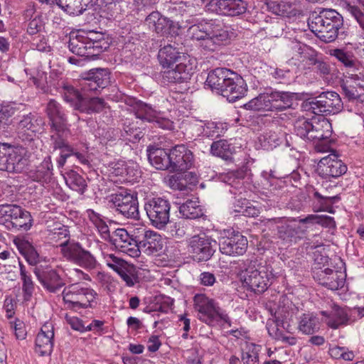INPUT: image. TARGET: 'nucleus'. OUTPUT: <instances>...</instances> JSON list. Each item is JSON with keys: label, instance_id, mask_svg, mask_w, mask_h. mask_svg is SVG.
Masks as SVG:
<instances>
[{"label": "nucleus", "instance_id": "nucleus-46", "mask_svg": "<svg viewBox=\"0 0 364 364\" xmlns=\"http://www.w3.org/2000/svg\"><path fill=\"white\" fill-rule=\"evenodd\" d=\"M245 173L242 170L237 169L222 173L220 179L222 182L229 185L235 190L242 187V180L245 178Z\"/></svg>", "mask_w": 364, "mask_h": 364}, {"label": "nucleus", "instance_id": "nucleus-44", "mask_svg": "<svg viewBox=\"0 0 364 364\" xmlns=\"http://www.w3.org/2000/svg\"><path fill=\"white\" fill-rule=\"evenodd\" d=\"M21 254L25 257L30 265L37 266L40 262V255L36 249L28 241L16 243Z\"/></svg>", "mask_w": 364, "mask_h": 364}, {"label": "nucleus", "instance_id": "nucleus-31", "mask_svg": "<svg viewBox=\"0 0 364 364\" xmlns=\"http://www.w3.org/2000/svg\"><path fill=\"white\" fill-rule=\"evenodd\" d=\"M232 72L233 71L225 68H217L211 70L208 73L205 85L212 90H217L220 92L225 82L228 80Z\"/></svg>", "mask_w": 364, "mask_h": 364}, {"label": "nucleus", "instance_id": "nucleus-54", "mask_svg": "<svg viewBox=\"0 0 364 364\" xmlns=\"http://www.w3.org/2000/svg\"><path fill=\"white\" fill-rule=\"evenodd\" d=\"M331 55L334 56L346 68H348L357 60L354 55L343 49L336 48L331 50Z\"/></svg>", "mask_w": 364, "mask_h": 364}, {"label": "nucleus", "instance_id": "nucleus-60", "mask_svg": "<svg viewBox=\"0 0 364 364\" xmlns=\"http://www.w3.org/2000/svg\"><path fill=\"white\" fill-rule=\"evenodd\" d=\"M352 85L353 83L350 80H343L341 83L343 92L349 101L358 100L361 96L359 90L355 88Z\"/></svg>", "mask_w": 364, "mask_h": 364}, {"label": "nucleus", "instance_id": "nucleus-21", "mask_svg": "<svg viewBox=\"0 0 364 364\" xmlns=\"http://www.w3.org/2000/svg\"><path fill=\"white\" fill-rule=\"evenodd\" d=\"M247 90L248 87L245 80L241 75L233 71L225 82L220 93L229 102H234L243 97Z\"/></svg>", "mask_w": 364, "mask_h": 364}, {"label": "nucleus", "instance_id": "nucleus-34", "mask_svg": "<svg viewBox=\"0 0 364 364\" xmlns=\"http://www.w3.org/2000/svg\"><path fill=\"white\" fill-rule=\"evenodd\" d=\"M53 166L51 161V156H47L43 161L36 166L35 170L30 171V177L35 181L48 182L53 175Z\"/></svg>", "mask_w": 364, "mask_h": 364}, {"label": "nucleus", "instance_id": "nucleus-15", "mask_svg": "<svg viewBox=\"0 0 364 364\" xmlns=\"http://www.w3.org/2000/svg\"><path fill=\"white\" fill-rule=\"evenodd\" d=\"M247 239L239 232L228 230L219 238V249L222 254L229 256L242 255L247 251Z\"/></svg>", "mask_w": 364, "mask_h": 364}, {"label": "nucleus", "instance_id": "nucleus-11", "mask_svg": "<svg viewBox=\"0 0 364 364\" xmlns=\"http://www.w3.org/2000/svg\"><path fill=\"white\" fill-rule=\"evenodd\" d=\"M27 164L23 149L0 142V171L21 173Z\"/></svg>", "mask_w": 364, "mask_h": 364}, {"label": "nucleus", "instance_id": "nucleus-20", "mask_svg": "<svg viewBox=\"0 0 364 364\" xmlns=\"http://www.w3.org/2000/svg\"><path fill=\"white\" fill-rule=\"evenodd\" d=\"M346 171L347 166L336 154L322 158L316 168V172L323 178H338Z\"/></svg>", "mask_w": 364, "mask_h": 364}, {"label": "nucleus", "instance_id": "nucleus-4", "mask_svg": "<svg viewBox=\"0 0 364 364\" xmlns=\"http://www.w3.org/2000/svg\"><path fill=\"white\" fill-rule=\"evenodd\" d=\"M299 96L296 92L270 90L250 100L243 107L254 112H281L292 108Z\"/></svg>", "mask_w": 364, "mask_h": 364}, {"label": "nucleus", "instance_id": "nucleus-47", "mask_svg": "<svg viewBox=\"0 0 364 364\" xmlns=\"http://www.w3.org/2000/svg\"><path fill=\"white\" fill-rule=\"evenodd\" d=\"M61 93L64 100L69 103L75 110H77V107L84 95H82L73 86L65 83L62 86Z\"/></svg>", "mask_w": 364, "mask_h": 364}, {"label": "nucleus", "instance_id": "nucleus-16", "mask_svg": "<svg viewBox=\"0 0 364 364\" xmlns=\"http://www.w3.org/2000/svg\"><path fill=\"white\" fill-rule=\"evenodd\" d=\"M134 112L136 118L142 122L154 123L155 126L164 129H171L173 127V122L167 118L161 117V112L149 104L138 100L135 102Z\"/></svg>", "mask_w": 364, "mask_h": 364}, {"label": "nucleus", "instance_id": "nucleus-5", "mask_svg": "<svg viewBox=\"0 0 364 364\" xmlns=\"http://www.w3.org/2000/svg\"><path fill=\"white\" fill-rule=\"evenodd\" d=\"M46 112L49 119L50 148L53 150L62 148L65 153L70 151L66 144L70 129L62 106L55 100H50L47 104Z\"/></svg>", "mask_w": 364, "mask_h": 364}, {"label": "nucleus", "instance_id": "nucleus-56", "mask_svg": "<svg viewBox=\"0 0 364 364\" xmlns=\"http://www.w3.org/2000/svg\"><path fill=\"white\" fill-rule=\"evenodd\" d=\"M52 235L53 239L55 240L57 242H60L59 246L63 247V249H65L68 246H69L68 242L70 240V231L66 226L62 225L58 228H55Z\"/></svg>", "mask_w": 364, "mask_h": 364}, {"label": "nucleus", "instance_id": "nucleus-64", "mask_svg": "<svg viewBox=\"0 0 364 364\" xmlns=\"http://www.w3.org/2000/svg\"><path fill=\"white\" fill-rule=\"evenodd\" d=\"M21 279L23 282L22 290L24 299L26 300H28L33 292L34 284L30 275L21 277Z\"/></svg>", "mask_w": 364, "mask_h": 364}, {"label": "nucleus", "instance_id": "nucleus-41", "mask_svg": "<svg viewBox=\"0 0 364 364\" xmlns=\"http://www.w3.org/2000/svg\"><path fill=\"white\" fill-rule=\"evenodd\" d=\"M66 185L72 190L82 195L87 187L85 179L75 171L71 170L64 176Z\"/></svg>", "mask_w": 364, "mask_h": 364}, {"label": "nucleus", "instance_id": "nucleus-53", "mask_svg": "<svg viewBox=\"0 0 364 364\" xmlns=\"http://www.w3.org/2000/svg\"><path fill=\"white\" fill-rule=\"evenodd\" d=\"M16 112L15 107L9 104H0V129H5L11 123V117Z\"/></svg>", "mask_w": 364, "mask_h": 364}, {"label": "nucleus", "instance_id": "nucleus-12", "mask_svg": "<svg viewBox=\"0 0 364 364\" xmlns=\"http://www.w3.org/2000/svg\"><path fill=\"white\" fill-rule=\"evenodd\" d=\"M116 211L127 218L139 219V203L136 195L132 194L127 189H120L110 196Z\"/></svg>", "mask_w": 364, "mask_h": 364}, {"label": "nucleus", "instance_id": "nucleus-35", "mask_svg": "<svg viewBox=\"0 0 364 364\" xmlns=\"http://www.w3.org/2000/svg\"><path fill=\"white\" fill-rule=\"evenodd\" d=\"M321 314L328 318L327 324L333 329L338 328L341 325H346L348 321L346 310L336 304H333L331 312L322 311Z\"/></svg>", "mask_w": 364, "mask_h": 364}, {"label": "nucleus", "instance_id": "nucleus-27", "mask_svg": "<svg viewBox=\"0 0 364 364\" xmlns=\"http://www.w3.org/2000/svg\"><path fill=\"white\" fill-rule=\"evenodd\" d=\"M194 73V68L190 60L181 62L174 68H168L162 72L164 82L170 83H182L191 79Z\"/></svg>", "mask_w": 364, "mask_h": 364}, {"label": "nucleus", "instance_id": "nucleus-48", "mask_svg": "<svg viewBox=\"0 0 364 364\" xmlns=\"http://www.w3.org/2000/svg\"><path fill=\"white\" fill-rule=\"evenodd\" d=\"M56 5L69 15L79 16L85 10L81 0H57Z\"/></svg>", "mask_w": 364, "mask_h": 364}, {"label": "nucleus", "instance_id": "nucleus-6", "mask_svg": "<svg viewBox=\"0 0 364 364\" xmlns=\"http://www.w3.org/2000/svg\"><path fill=\"white\" fill-rule=\"evenodd\" d=\"M311 31L324 43L334 41L343 25V16L334 9H323L308 23Z\"/></svg>", "mask_w": 364, "mask_h": 364}, {"label": "nucleus", "instance_id": "nucleus-7", "mask_svg": "<svg viewBox=\"0 0 364 364\" xmlns=\"http://www.w3.org/2000/svg\"><path fill=\"white\" fill-rule=\"evenodd\" d=\"M264 224L269 230H277V237L284 244L291 245L301 240L306 231L296 220H289L286 218H267L263 220Z\"/></svg>", "mask_w": 364, "mask_h": 364}, {"label": "nucleus", "instance_id": "nucleus-30", "mask_svg": "<svg viewBox=\"0 0 364 364\" xmlns=\"http://www.w3.org/2000/svg\"><path fill=\"white\" fill-rule=\"evenodd\" d=\"M149 163L158 170L171 173L170 149H165L154 146H149L146 149Z\"/></svg>", "mask_w": 364, "mask_h": 364}, {"label": "nucleus", "instance_id": "nucleus-33", "mask_svg": "<svg viewBox=\"0 0 364 364\" xmlns=\"http://www.w3.org/2000/svg\"><path fill=\"white\" fill-rule=\"evenodd\" d=\"M107 107L105 100L100 97H89L83 95L77 110L81 113L92 114L100 113Z\"/></svg>", "mask_w": 364, "mask_h": 364}, {"label": "nucleus", "instance_id": "nucleus-26", "mask_svg": "<svg viewBox=\"0 0 364 364\" xmlns=\"http://www.w3.org/2000/svg\"><path fill=\"white\" fill-rule=\"evenodd\" d=\"M210 4L217 14L231 17L245 14L248 6L245 0H211Z\"/></svg>", "mask_w": 364, "mask_h": 364}, {"label": "nucleus", "instance_id": "nucleus-37", "mask_svg": "<svg viewBox=\"0 0 364 364\" xmlns=\"http://www.w3.org/2000/svg\"><path fill=\"white\" fill-rule=\"evenodd\" d=\"M181 58V53L171 45L163 47L158 53L159 61L164 68H170L175 63L179 61Z\"/></svg>", "mask_w": 364, "mask_h": 364}, {"label": "nucleus", "instance_id": "nucleus-3", "mask_svg": "<svg viewBox=\"0 0 364 364\" xmlns=\"http://www.w3.org/2000/svg\"><path fill=\"white\" fill-rule=\"evenodd\" d=\"M109 47V43L103 33L78 31L70 33L68 48L75 55L94 60Z\"/></svg>", "mask_w": 364, "mask_h": 364}, {"label": "nucleus", "instance_id": "nucleus-28", "mask_svg": "<svg viewBox=\"0 0 364 364\" xmlns=\"http://www.w3.org/2000/svg\"><path fill=\"white\" fill-rule=\"evenodd\" d=\"M314 278L319 284L333 291L342 289L345 284L343 273L330 268L314 272Z\"/></svg>", "mask_w": 364, "mask_h": 364}, {"label": "nucleus", "instance_id": "nucleus-57", "mask_svg": "<svg viewBox=\"0 0 364 364\" xmlns=\"http://www.w3.org/2000/svg\"><path fill=\"white\" fill-rule=\"evenodd\" d=\"M107 265L119 274L125 268L129 267V264L124 259L114 256L113 254L107 255L105 257Z\"/></svg>", "mask_w": 364, "mask_h": 364}, {"label": "nucleus", "instance_id": "nucleus-38", "mask_svg": "<svg viewBox=\"0 0 364 364\" xmlns=\"http://www.w3.org/2000/svg\"><path fill=\"white\" fill-rule=\"evenodd\" d=\"M179 213L186 219H196L203 215V210L199 201L191 199L180 205Z\"/></svg>", "mask_w": 364, "mask_h": 364}, {"label": "nucleus", "instance_id": "nucleus-1", "mask_svg": "<svg viewBox=\"0 0 364 364\" xmlns=\"http://www.w3.org/2000/svg\"><path fill=\"white\" fill-rule=\"evenodd\" d=\"M191 24L187 29V36L199 42L206 51H215L227 44L233 35L232 29L217 19H195L188 21Z\"/></svg>", "mask_w": 364, "mask_h": 364}, {"label": "nucleus", "instance_id": "nucleus-13", "mask_svg": "<svg viewBox=\"0 0 364 364\" xmlns=\"http://www.w3.org/2000/svg\"><path fill=\"white\" fill-rule=\"evenodd\" d=\"M170 209V202L160 197L151 198L144 204L151 224L158 229L165 228L169 222Z\"/></svg>", "mask_w": 364, "mask_h": 364}, {"label": "nucleus", "instance_id": "nucleus-52", "mask_svg": "<svg viewBox=\"0 0 364 364\" xmlns=\"http://www.w3.org/2000/svg\"><path fill=\"white\" fill-rule=\"evenodd\" d=\"M88 213L90 219L94 222L102 237L109 242L112 234L109 232L108 225L100 218V215L93 210H89Z\"/></svg>", "mask_w": 364, "mask_h": 364}, {"label": "nucleus", "instance_id": "nucleus-36", "mask_svg": "<svg viewBox=\"0 0 364 364\" xmlns=\"http://www.w3.org/2000/svg\"><path fill=\"white\" fill-rule=\"evenodd\" d=\"M312 196L314 200H315L319 205L318 209L329 213H332L333 205L341 200L339 195L332 196L327 189L319 192L314 188L312 190Z\"/></svg>", "mask_w": 364, "mask_h": 364}, {"label": "nucleus", "instance_id": "nucleus-63", "mask_svg": "<svg viewBox=\"0 0 364 364\" xmlns=\"http://www.w3.org/2000/svg\"><path fill=\"white\" fill-rule=\"evenodd\" d=\"M222 128L215 122L208 123L203 129V134L208 138L212 139H217L220 136Z\"/></svg>", "mask_w": 364, "mask_h": 364}, {"label": "nucleus", "instance_id": "nucleus-32", "mask_svg": "<svg viewBox=\"0 0 364 364\" xmlns=\"http://www.w3.org/2000/svg\"><path fill=\"white\" fill-rule=\"evenodd\" d=\"M210 152L212 155L222 159L232 162L235 147L226 139H219L212 143Z\"/></svg>", "mask_w": 364, "mask_h": 364}, {"label": "nucleus", "instance_id": "nucleus-10", "mask_svg": "<svg viewBox=\"0 0 364 364\" xmlns=\"http://www.w3.org/2000/svg\"><path fill=\"white\" fill-rule=\"evenodd\" d=\"M277 274L274 272L269 265L259 266L257 269L249 267L245 269L242 282L251 291L262 294L267 289L272 283L271 280L277 277Z\"/></svg>", "mask_w": 364, "mask_h": 364}, {"label": "nucleus", "instance_id": "nucleus-8", "mask_svg": "<svg viewBox=\"0 0 364 364\" xmlns=\"http://www.w3.org/2000/svg\"><path fill=\"white\" fill-rule=\"evenodd\" d=\"M194 309L199 314V319L208 325H213L217 318L224 321L229 326L231 321L225 311L222 309L212 299L203 294H197L193 297Z\"/></svg>", "mask_w": 364, "mask_h": 364}, {"label": "nucleus", "instance_id": "nucleus-61", "mask_svg": "<svg viewBox=\"0 0 364 364\" xmlns=\"http://www.w3.org/2000/svg\"><path fill=\"white\" fill-rule=\"evenodd\" d=\"M168 185L174 190H186V182L184 181L183 173L171 176L168 180Z\"/></svg>", "mask_w": 364, "mask_h": 364}, {"label": "nucleus", "instance_id": "nucleus-39", "mask_svg": "<svg viewBox=\"0 0 364 364\" xmlns=\"http://www.w3.org/2000/svg\"><path fill=\"white\" fill-rule=\"evenodd\" d=\"M298 328L304 334L313 335L320 329L319 320L312 314H303L300 317Z\"/></svg>", "mask_w": 364, "mask_h": 364}, {"label": "nucleus", "instance_id": "nucleus-18", "mask_svg": "<svg viewBox=\"0 0 364 364\" xmlns=\"http://www.w3.org/2000/svg\"><path fill=\"white\" fill-rule=\"evenodd\" d=\"M170 159L171 173L186 171L194 163L193 154L185 144L171 148Z\"/></svg>", "mask_w": 364, "mask_h": 364}, {"label": "nucleus", "instance_id": "nucleus-58", "mask_svg": "<svg viewBox=\"0 0 364 364\" xmlns=\"http://www.w3.org/2000/svg\"><path fill=\"white\" fill-rule=\"evenodd\" d=\"M188 226L183 222H176L169 226L168 233L176 239L182 240L188 235Z\"/></svg>", "mask_w": 364, "mask_h": 364}, {"label": "nucleus", "instance_id": "nucleus-51", "mask_svg": "<svg viewBox=\"0 0 364 364\" xmlns=\"http://www.w3.org/2000/svg\"><path fill=\"white\" fill-rule=\"evenodd\" d=\"M299 221L300 223L304 224H319L326 227L335 226V221L333 218L329 216L309 215L304 218L299 219Z\"/></svg>", "mask_w": 364, "mask_h": 364}, {"label": "nucleus", "instance_id": "nucleus-9", "mask_svg": "<svg viewBox=\"0 0 364 364\" xmlns=\"http://www.w3.org/2000/svg\"><path fill=\"white\" fill-rule=\"evenodd\" d=\"M97 293L80 284H72L63 291V299L68 309L78 311L92 307Z\"/></svg>", "mask_w": 364, "mask_h": 364}, {"label": "nucleus", "instance_id": "nucleus-59", "mask_svg": "<svg viewBox=\"0 0 364 364\" xmlns=\"http://www.w3.org/2000/svg\"><path fill=\"white\" fill-rule=\"evenodd\" d=\"M137 230L132 235V241H127L119 251L125 252L132 257H138L140 254L141 247L136 241Z\"/></svg>", "mask_w": 364, "mask_h": 364}, {"label": "nucleus", "instance_id": "nucleus-29", "mask_svg": "<svg viewBox=\"0 0 364 364\" xmlns=\"http://www.w3.org/2000/svg\"><path fill=\"white\" fill-rule=\"evenodd\" d=\"M54 331L50 323H46L36 338V351L41 355H50L53 348Z\"/></svg>", "mask_w": 364, "mask_h": 364}, {"label": "nucleus", "instance_id": "nucleus-14", "mask_svg": "<svg viewBox=\"0 0 364 364\" xmlns=\"http://www.w3.org/2000/svg\"><path fill=\"white\" fill-rule=\"evenodd\" d=\"M217 242L205 234L193 235L188 240V247L193 258L198 262L209 260L215 252Z\"/></svg>", "mask_w": 364, "mask_h": 364}, {"label": "nucleus", "instance_id": "nucleus-19", "mask_svg": "<svg viewBox=\"0 0 364 364\" xmlns=\"http://www.w3.org/2000/svg\"><path fill=\"white\" fill-rule=\"evenodd\" d=\"M63 255L69 261L85 269H94L97 264L95 257L78 242L71 243L63 249Z\"/></svg>", "mask_w": 364, "mask_h": 364}, {"label": "nucleus", "instance_id": "nucleus-55", "mask_svg": "<svg viewBox=\"0 0 364 364\" xmlns=\"http://www.w3.org/2000/svg\"><path fill=\"white\" fill-rule=\"evenodd\" d=\"M259 346L251 343L247 350L242 354V361L244 364H257L259 362Z\"/></svg>", "mask_w": 364, "mask_h": 364}, {"label": "nucleus", "instance_id": "nucleus-45", "mask_svg": "<svg viewBox=\"0 0 364 364\" xmlns=\"http://www.w3.org/2000/svg\"><path fill=\"white\" fill-rule=\"evenodd\" d=\"M66 144H67V146H69L70 151L65 153V152H64V151H65L64 149H62V148H56L55 150L53 149V151H52V153H53L54 151H55L57 150L60 151V154H59L60 156L56 160L58 166L59 168L63 167L65 165L66 160L71 156H75L82 164H88L89 161L87 160L85 154H84L82 153H80L78 151H75V149L68 143V138H66Z\"/></svg>", "mask_w": 364, "mask_h": 364}, {"label": "nucleus", "instance_id": "nucleus-25", "mask_svg": "<svg viewBox=\"0 0 364 364\" xmlns=\"http://www.w3.org/2000/svg\"><path fill=\"white\" fill-rule=\"evenodd\" d=\"M314 100L318 104L319 115L336 114L343 107L341 99L336 92H323Z\"/></svg>", "mask_w": 364, "mask_h": 364}, {"label": "nucleus", "instance_id": "nucleus-40", "mask_svg": "<svg viewBox=\"0 0 364 364\" xmlns=\"http://www.w3.org/2000/svg\"><path fill=\"white\" fill-rule=\"evenodd\" d=\"M33 221V220L30 212L22 208L20 211V215L18 214L14 221H11V223H9V226L6 229L9 230L28 231L32 227Z\"/></svg>", "mask_w": 364, "mask_h": 364}, {"label": "nucleus", "instance_id": "nucleus-17", "mask_svg": "<svg viewBox=\"0 0 364 364\" xmlns=\"http://www.w3.org/2000/svg\"><path fill=\"white\" fill-rule=\"evenodd\" d=\"M145 23L150 30L162 36L177 35L181 28L178 23L164 16L158 11L149 14L145 18Z\"/></svg>", "mask_w": 364, "mask_h": 364}, {"label": "nucleus", "instance_id": "nucleus-62", "mask_svg": "<svg viewBox=\"0 0 364 364\" xmlns=\"http://www.w3.org/2000/svg\"><path fill=\"white\" fill-rule=\"evenodd\" d=\"M44 28V23L41 16H37L31 19L27 27V33L33 36L41 32Z\"/></svg>", "mask_w": 364, "mask_h": 364}, {"label": "nucleus", "instance_id": "nucleus-2", "mask_svg": "<svg viewBox=\"0 0 364 364\" xmlns=\"http://www.w3.org/2000/svg\"><path fill=\"white\" fill-rule=\"evenodd\" d=\"M296 134L305 141L312 142L318 152H326L330 149L333 129L330 121L319 118H299L294 122Z\"/></svg>", "mask_w": 364, "mask_h": 364}, {"label": "nucleus", "instance_id": "nucleus-50", "mask_svg": "<svg viewBox=\"0 0 364 364\" xmlns=\"http://www.w3.org/2000/svg\"><path fill=\"white\" fill-rule=\"evenodd\" d=\"M262 146L264 149H272L282 143V138L275 132H267L259 137Z\"/></svg>", "mask_w": 364, "mask_h": 364}, {"label": "nucleus", "instance_id": "nucleus-43", "mask_svg": "<svg viewBox=\"0 0 364 364\" xmlns=\"http://www.w3.org/2000/svg\"><path fill=\"white\" fill-rule=\"evenodd\" d=\"M144 136V129L138 127L134 122L124 123L123 129L121 130V136L133 144L139 142Z\"/></svg>", "mask_w": 364, "mask_h": 364}, {"label": "nucleus", "instance_id": "nucleus-23", "mask_svg": "<svg viewBox=\"0 0 364 364\" xmlns=\"http://www.w3.org/2000/svg\"><path fill=\"white\" fill-rule=\"evenodd\" d=\"M136 241L140 244L141 250L147 255L158 253L163 250L164 242L161 236L150 230L138 228Z\"/></svg>", "mask_w": 364, "mask_h": 364}, {"label": "nucleus", "instance_id": "nucleus-42", "mask_svg": "<svg viewBox=\"0 0 364 364\" xmlns=\"http://www.w3.org/2000/svg\"><path fill=\"white\" fill-rule=\"evenodd\" d=\"M22 208L12 203H4L0 205V225H4L6 228L9 223L14 221Z\"/></svg>", "mask_w": 364, "mask_h": 364}, {"label": "nucleus", "instance_id": "nucleus-24", "mask_svg": "<svg viewBox=\"0 0 364 364\" xmlns=\"http://www.w3.org/2000/svg\"><path fill=\"white\" fill-rule=\"evenodd\" d=\"M33 273L43 287L51 293H56L65 284L57 272L50 267L36 266Z\"/></svg>", "mask_w": 364, "mask_h": 364}, {"label": "nucleus", "instance_id": "nucleus-22", "mask_svg": "<svg viewBox=\"0 0 364 364\" xmlns=\"http://www.w3.org/2000/svg\"><path fill=\"white\" fill-rule=\"evenodd\" d=\"M110 82V72L107 68H94L85 74L82 83L84 92H97L105 88Z\"/></svg>", "mask_w": 364, "mask_h": 364}, {"label": "nucleus", "instance_id": "nucleus-49", "mask_svg": "<svg viewBox=\"0 0 364 364\" xmlns=\"http://www.w3.org/2000/svg\"><path fill=\"white\" fill-rule=\"evenodd\" d=\"M127 241H132V235H130L124 228H118L114 230L112 233L109 240V242L119 250L123 246H125L124 244L127 243Z\"/></svg>", "mask_w": 364, "mask_h": 364}]
</instances>
